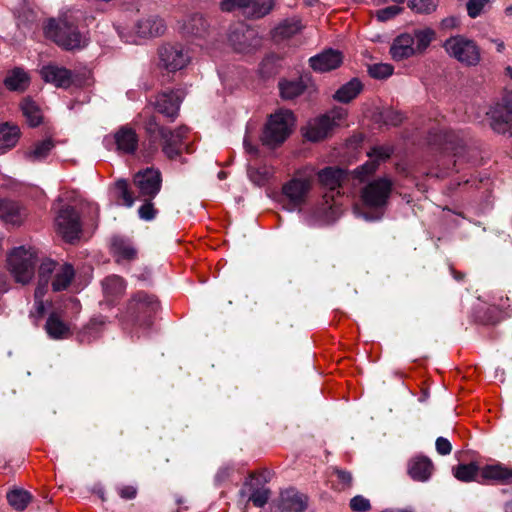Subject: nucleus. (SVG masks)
Here are the masks:
<instances>
[{"mask_svg":"<svg viewBox=\"0 0 512 512\" xmlns=\"http://www.w3.org/2000/svg\"><path fill=\"white\" fill-rule=\"evenodd\" d=\"M273 6V0H249L247 17L255 19L262 18L270 13Z\"/></svg>","mask_w":512,"mask_h":512,"instance_id":"39","label":"nucleus"},{"mask_svg":"<svg viewBox=\"0 0 512 512\" xmlns=\"http://www.w3.org/2000/svg\"><path fill=\"white\" fill-rule=\"evenodd\" d=\"M40 75L45 82L51 83L58 88L67 89L74 82L72 71L57 65L49 64L43 66L40 70Z\"/></svg>","mask_w":512,"mask_h":512,"instance_id":"16","label":"nucleus"},{"mask_svg":"<svg viewBox=\"0 0 512 512\" xmlns=\"http://www.w3.org/2000/svg\"><path fill=\"white\" fill-rule=\"evenodd\" d=\"M249 179L257 186H264L271 176V169L265 165L260 167L248 166Z\"/></svg>","mask_w":512,"mask_h":512,"instance_id":"43","label":"nucleus"},{"mask_svg":"<svg viewBox=\"0 0 512 512\" xmlns=\"http://www.w3.org/2000/svg\"><path fill=\"white\" fill-rule=\"evenodd\" d=\"M182 98L183 92L181 90L164 91L155 97L151 105L157 113L163 115L170 121H174L179 114Z\"/></svg>","mask_w":512,"mask_h":512,"instance_id":"13","label":"nucleus"},{"mask_svg":"<svg viewBox=\"0 0 512 512\" xmlns=\"http://www.w3.org/2000/svg\"><path fill=\"white\" fill-rule=\"evenodd\" d=\"M333 474L336 475L338 481L342 484L343 488H350L352 486L353 477L349 471L344 469L333 467Z\"/></svg>","mask_w":512,"mask_h":512,"instance_id":"57","label":"nucleus"},{"mask_svg":"<svg viewBox=\"0 0 512 512\" xmlns=\"http://www.w3.org/2000/svg\"><path fill=\"white\" fill-rule=\"evenodd\" d=\"M393 151L394 150L391 146H374L367 154L370 158H374L373 161H377L379 164V161H384L390 158Z\"/></svg>","mask_w":512,"mask_h":512,"instance_id":"53","label":"nucleus"},{"mask_svg":"<svg viewBox=\"0 0 512 512\" xmlns=\"http://www.w3.org/2000/svg\"><path fill=\"white\" fill-rule=\"evenodd\" d=\"M102 291L107 303L112 304L122 297L126 289L124 279L118 275H110L102 281Z\"/></svg>","mask_w":512,"mask_h":512,"instance_id":"21","label":"nucleus"},{"mask_svg":"<svg viewBox=\"0 0 512 512\" xmlns=\"http://www.w3.org/2000/svg\"><path fill=\"white\" fill-rule=\"evenodd\" d=\"M295 126V117L291 110L280 109L271 114L264 126L261 142L269 148L282 145L290 136Z\"/></svg>","mask_w":512,"mask_h":512,"instance_id":"2","label":"nucleus"},{"mask_svg":"<svg viewBox=\"0 0 512 512\" xmlns=\"http://www.w3.org/2000/svg\"><path fill=\"white\" fill-rule=\"evenodd\" d=\"M57 263L53 260H47L41 263L39 267V280L38 285L35 289L34 296L36 299L43 297L47 287L51 274L55 271Z\"/></svg>","mask_w":512,"mask_h":512,"instance_id":"33","label":"nucleus"},{"mask_svg":"<svg viewBox=\"0 0 512 512\" xmlns=\"http://www.w3.org/2000/svg\"><path fill=\"white\" fill-rule=\"evenodd\" d=\"M75 277V270L69 263H64L56 271L51 286L54 292L66 290Z\"/></svg>","mask_w":512,"mask_h":512,"instance_id":"28","label":"nucleus"},{"mask_svg":"<svg viewBox=\"0 0 512 512\" xmlns=\"http://www.w3.org/2000/svg\"><path fill=\"white\" fill-rule=\"evenodd\" d=\"M412 36L414 37V49L416 54H422L434 39L435 32L430 28H426L415 30Z\"/></svg>","mask_w":512,"mask_h":512,"instance_id":"41","label":"nucleus"},{"mask_svg":"<svg viewBox=\"0 0 512 512\" xmlns=\"http://www.w3.org/2000/svg\"><path fill=\"white\" fill-rule=\"evenodd\" d=\"M244 148L250 154H255L258 151L255 146L251 145V143L249 142L248 138L244 139Z\"/></svg>","mask_w":512,"mask_h":512,"instance_id":"64","label":"nucleus"},{"mask_svg":"<svg viewBox=\"0 0 512 512\" xmlns=\"http://www.w3.org/2000/svg\"><path fill=\"white\" fill-rule=\"evenodd\" d=\"M20 136V129L16 125L9 123L0 124V138L6 144V148H12L17 143Z\"/></svg>","mask_w":512,"mask_h":512,"instance_id":"42","label":"nucleus"},{"mask_svg":"<svg viewBox=\"0 0 512 512\" xmlns=\"http://www.w3.org/2000/svg\"><path fill=\"white\" fill-rule=\"evenodd\" d=\"M112 249L114 253L125 260H133L137 256V250L133 245L127 239L120 236L112 238Z\"/></svg>","mask_w":512,"mask_h":512,"instance_id":"38","label":"nucleus"},{"mask_svg":"<svg viewBox=\"0 0 512 512\" xmlns=\"http://www.w3.org/2000/svg\"><path fill=\"white\" fill-rule=\"evenodd\" d=\"M390 54L395 61H402L415 55L414 37L408 33L397 36L390 47Z\"/></svg>","mask_w":512,"mask_h":512,"instance_id":"20","label":"nucleus"},{"mask_svg":"<svg viewBox=\"0 0 512 512\" xmlns=\"http://www.w3.org/2000/svg\"><path fill=\"white\" fill-rule=\"evenodd\" d=\"M377 168H378L377 161L370 160V161H367L366 163H364L363 165L357 167L355 169V173H356L357 177H359L360 179H363L365 176H368V175L374 173Z\"/></svg>","mask_w":512,"mask_h":512,"instance_id":"59","label":"nucleus"},{"mask_svg":"<svg viewBox=\"0 0 512 512\" xmlns=\"http://www.w3.org/2000/svg\"><path fill=\"white\" fill-rule=\"evenodd\" d=\"M54 147L55 144L50 138L38 141L25 151L24 157L30 162H39L46 159Z\"/></svg>","mask_w":512,"mask_h":512,"instance_id":"29","label":"nucleus"},{"mask_svg":"<svg viewBox=\"0 0 512 512\" xmlns=\"http://www.w3.org/2000/svg\"><path fill=\"white\" fill-rule=\"evenodd\" d=\"M393 66L388 63H375L368 66V73L374 79H385L393 74Z\"/></svg>","mask_w":512,"mask_h":512,"instance_id":"46","label":"nucleus"},{"mask_svg":"<svg viewBox=\"0 0 512 512\" xmlns=\"http://www.w3.org/2000/svg\"><path fill=\"white\" fill-rule=\"evenodd\" d=\"M307 507V497L295 489H287L280 494L279 508L282 512H303Z\"/></svg>","mask_w":512,"mask_h":512,"instance_id":"18","label":"nucleus"},{"mask_svg":"<svg viewBox=\"0 0 512 512\" xmlns=\"http://www.w3.org/2000/svg\"><path fill=\"white\" fill-rule=\"evenodd\" d=\"M280 96L284 100H293L304 93L306 84L302 79L281 80L278 84Z\"/></svg>","mask_w":512,"mask_h":512,"instance_id":"31","label":"nucleus"},{"mask_svg":"<svg viewBox=\"0 0 512 512\" xmlns=\"http://www.w3.org/2000/svg\"><path fill=\"white\" fill-rule=\"evenodd\" d=\"M209 24L203 15L195 13L183 23L182 34L186 37L203 38L208 33Z\"/></svg>","mask_w":512,"mask_h":512,"instance_id":"22","label":"nucleus"},{"mask_svg":"<svg viewBox=\"0 0 512 512\" xmlns=\"http://www.w3.org/2000/svg\"><path fill=\"white\" fill-rule=\"evenodd\" d=\"M443 141L445 149L451 151L458 159L465 157L468 150V142L463 135L455 131H445L443 133Z\"/></svg>","mask_w":512,"mask_h":512,"instance_id":"26","label":"nucleus"},{"mask_svg":"<svg viewBox=\"0 0 512 512\" xmlns=\"http://www.w3.org/2000/svg\"><path fill=\"white\" fill-rule=\"evenodd\" d=\"M345 177V171L338 167H326L318 172L319 182L331 192H334L341 186V182Z\"/></svg>","mask_w":512,"mask_h":512,"instance_id":"25","label":"nucleus"},{"mask_svg":"<svg viewBox=\"0 0 512 512\" xmlns=\"http://www.w3.org/2000/svg\"><path fill=\"white\" fill-rule=\"evenodd\" d=\"M158 309L159 302L155 296L139 291L129 299L126 313L136 324L149 328Z\"/></svg>","mask_w":512,"mask_h":512,"instance_id":"5","label":"nucleus"},{"mask_svg":"<svg viewBox=\"0 0 512 512\" xmlns=\"http://www.w3.org/2000/svg\"><path fill=\"white\" fill-rule=\"evenodd\" d=\"M115 189L118 193V197L123 200V204L127 207H131L134 204V197L129 189L127 180L119 179L115 182Z\"/></svg>","mask_w":512,"mask_h":512,"instance_id":"47","label":"nucleus"},{"mask_svg":"<svg viewBox=\"0 0 512 512\" xmlns=\"http://www.w3.org/2000/svg\"><path fill=\"white\" fill-rule=\"evenodd\" d=\"M403 11V8L398 5H392L380 9L376 12L377 19L381 22L392 19Z\"/></svg>","mask_w":512,"mask_h":512,"instance_id":"56","label":"nucleus"},{"mask_svg":"<svg viewBox=\"0 0 512 512\" xmlns=\"http://www.w3.org/2000/svg\"><path fill=\"white\" fill-rule=\"evenodd\" d=\"M117 149L123 153L132 154L138 147V136L134 129L123 126L114 135Z\"/></svg>","mask_w":512,"mask_h":512,"instance_id":"24","label":"nucleus"},{"mask_svg":"<svg viewBox=\"0 0 512 512\" xmlns=\"http://www.w3.org/2000/svg\"><path fill=\"white\" fill-rule=\"evenodd\" d=\"M436 451L440 455H448L452 451V444L450 441L445 437H438L435 442Z\"/></svg>","mask_w":512,"mask_h":512,"instance_id":"60","label":"nucleus"},{"mask_svg":"<svg viewBox=\"0 0 512 512\" xmlns=\"http://www.w3.org/2000/svg\"><path fill=\"white\" fill-rule=\"evenodd\" d=\"M343 61L340 51L327 49L322 53L310 58V66L314 71L328 72L338 68Z\"/></svg>","mask_w":512,"mask_h":512,"instance_id":"17","label":"nucleus"},{"mask_svg":"<svg viewBox=\"0 0 512 512\" xmlns=\"http://www.w3.org/2000/svg\"><path fill=\"white\" fill-rule=\"evenodd\" d=\"M55 225L57 232L65 241L70 243L78 239L82 231L80 215L70 205H64L59 209L55 218Z\"/></svg>","mask_w":512,"mask_h":512,"instance_id":"11","label":"nucleus"},{"mask_svg":"<svg viewBox=\"0 0 512 512\" xmlns=\"http://www.w3.org/2000/svg\"><path fill=\"white\" fill-rule=\"evenodd\" d=\"M478 470L479 467L474 462L469 464H459L454 468V476L460 481L469 482L474 480L478 474Z\"/></svg>","mask_w":512,"mask_h":512,"instance_id":"44","label":"nucleus"},{"mask_svg":"<svg viewBox=\"0 0 512 512\" xmlns=\"http://www.w3.org/2000/svg\"><path fill=\"white\" fill-rule=\"evenodd\" d=\"M45 327L49 336L54 339L64 338L69 332L66 324L54 313L48 317Z\"/></svg>","mask_w":512,"mask_h":512,"instance_id":"40","label":"nucleus"},{"mask_svg":"<svg viewBox=\"0 0 512 512\" xmlns=\"http://www.w3.org/2000/svg\"><path fill=\"white\" fill-rule=\"evenodd\" d=\"M36 313L38 317H42L45 311L44 303L42 301V297L36 299Z\"/></svg>","mask_w":512,"mask_h":512,"instance_id":"62","label":"nucleus"},{"mask_svg":"<svg viewBox=\"0 0 512 512\" xmlns=\"http://www.w3.org/2000/svg\"><path fill=\"white\" fill-rule=\"evenodd\" d=\"M228 41L236 52L248 53L261 46V38L257 31L239 22L229 28Z\"/></svg>","mask_w":512,"mask_h":512,"instance_id":"10","label":"nucleus"},{"mask_svg":"<svg viewBox=\"0 0 512 512\" xmlns=\"http://www.w3.org/2000/svg\"><path fill=\"white\" fill-rule=\"evenodd\" d=\"M433 471V463L428 457L419 456L410 460L408 474L415 481H426Z\"/></svg>","mask_w":512,"mask_h":512,"instance_id":"23","label":"nucleus"},{"mask_svg":"<svg viewBox=\"0 0 512 512\" xmlns=\"http://www.w3.org/2000/svg\"><path fill=\"white\" fill-rule=\"evenodd\" d=\"M346 116L347 112L344 108H333L327 113L311 121L304 133V136L312 142L323 140L331 135L333 129L336 126H339Z\"/></svg>","mask_w":512,"mask_h":512,"instance_id":"7","label":"nucleus"},{"mask_svg":"<svg viewBox=\"0 0 512 512\" xmlns=\"http://www.w3.org/2000/svg\"><path fill=\"white\" fill-rule=\"evenodd\" d=\"M8 290L7 277L4 273L0 272V293Z\"/></svg>","mask_w":512,"mask_h":512,"instance_id":"63","label":"nucleus"},{"mask_svg":"<svg viewBox=\"0 0 512 512\" xmlns=\"http://www.w3.org/2000/svg\"><path fill=\"white\" fill-rule=\"evenodd\" d=\"M119 494L123 499H134L137 495V489L134 486H124L119 490Z\"/></svg>","mask_w":512,"mask_h":512,"instance_id":"61","label":"nucleus"},{"mask_svg":"<svg viewBox=\"0 0 512 512\" xmlns=\"http://www.w3.org/2000/svg\"><path fill=\"white\" fill-rule=\"evenodd\" d=\"M249 5V0H222L220 3L221 9L223 11H233L236 9L241 10L242 14L247 17V8Z\"/></svg>","mask_w":512,"mask_h":512,"instance_id":"51","label":"nucleus"},{"mask_svg":"<svg viewBox=\"0 0 512 512\" xmlns=\"http://www.w3.org/2000/svg\"><path fill=\"white\" fill-rule=\"evenodd\" d=\"M377 121L385 125L398 126L403 121L401 112L394 110L391 107L384 108L378 113Z\"/></svg>","mask_w":512,"mask_h":512,"instance_id":"45","label":"nucleus"},{"mask_svg":"<svg viewBox=\"0 0 512 512\" xmlns=\"http://www.w3.org/2000/svg\"><path fill=\"white\" fill-rule=\"evenodd\" d=\"M133 183L138 189L139 196L153 199L161 190L162 175L158 169L146 168L134 175Z\"/></svg>","mask_w":512,"mask_h":512,"instance_id":"12","label":"nucleus"},{"mask_svg":"<svg viewBox=\"0 0 512 512\" xmlns=\"http://www.w3.org/2000/svg\"><path fill=\"white\" fill-rule=\"evenodd\" d=\"M0 217L7 223L19 224L22 220V213L15 202L1 199Z\"/></svg>","mask_w":512,"mask_h":512,"instance_id":"37","label":"nucleus"},{"mask_svg":"<svg viewBox=\"0 0 512 512\" xmlns=\"http://www.w3.org/2000/svg\"><path fill=\"white\" fill-rule=\"evenodd\" d=\"M277 61L278 57L276 55H268L266 56L262 62L260 63L259 71L263 77H270L277 72Z\"/></svg>","mask_w":512,"mask_h":512,"instance_id":"49","label":"nucleus"},{"mask_svg":"<svg viewBox=\"0 0 512 512\" xmlns=\"http://www.w3.org/2000/svg\"><path fill=\"white\" fill-rule=\"evenodd\" d=\"M8 268L17 283L28 284L34 277L38 263L37 252L34 248L16 247L8 255Z\"/></svg>","mask_w":512,"mask_h":512,"instance_id":"3","label":"nucleus"},{"mask_svg":"<svg viewBox=\"0 0 512 512\" xmlns=\"http://www.w3.org/2000/svg\"><path fill=\"white\" fill-rule=\"evenodd\" d=\"M310 189V180L303 178H293L283 186L282 192L289 201L290 210L296 208L300 210L301 206L306 203Z\"/></svg>","mask_w":512,"mask_h":512,"instance_id":"15","label":"nucleus"},{"mask_svg":"<svg viewBox=\"0 0 512 512\" xmlns=\"http://www.w3.org/2000/svg\"><path fill=\"white\" fill-rule=\"evenodd\" d=\"M491 128L499 134L512 136V92H505L487 112Z\"/></svg>","mask_w":512,"mask_h":512,"instance_id":"9","label":"nucleus"},{"mask_svg":"<svg viewBox=\"0 0 512 512\" xmlns=\"http://www.w3.org/2000/svg\"><path fill=\"white\" fill-rule=\"evenodd\" d=\"M481 475L485 479L497 480L504 484L512 483V469L499 464L485 466Z\"/></svg>","mask_w":512,"mask_h":512,"instance_id":"35","label":"nucleus"},{"mask_svg":"<svg viewBox=\"0 0 512 512\" xmlns=\"http://www.w3.org/2000/svg\"><path fill=\"white\" fill-rule=\"evenodd\" d=\"M489 0H469L467 3V12L471 18H476L482 12L484 6Z\"/></svg>","mask_w":512,"mask_h":512,"instance_id":"58","label":"nucleus"},{"mask_svg":"<svg viewBox=\"0 0 512 512\" xmlns=\"http://www.w3.org/2000/svg\"><path fill=\"white\" fill-rule=\"evenodd\" d=\"M270 495L271 491L269 488L254 489L249 497V501H252L256 507H263L265 504H267Z\"/></svg>","mask_w":512,"mask_h":512,"instance_id":"52","label":"nucleus"},{"mask_svg":"<svg viewBox=\"0 0 512 512\" xmlns=\"http://www.w3.org/2000/svg\"><path fill=\"white\" fill-rule=\"evenodd\" d=\"M3 83L9 91L24 92L30 84V77L23 68L15 67L8 71Z\"/></svg>","mask_w":512,"mask_h":512,"instance_id":"27","label":"nucleus"},{"mask_svg":"<svg viewBox=\"0 0 512 512\" xmlns=\"http://www.w3.org/2000/svg\"><path fill=\"white\" fill-rule=\"evenodd\" d=\"M8 504L16 511H24L32 502L33 496L22 488H13L6 494Z\"/></svg>","mask_w":512,"mask_h":512,"instance_id":"30","label":"nucleus"},{"mask_svg":"<svg viewBox=\"0 0 512 512\" xmlns=\"http://www.w3.org/2000/svg\"><path fill=\"white\" fill-rule=\"evenodd\" d=\"M135 30L140 37H158L164 34L166 25L158 16L150 15L140 19L135 25Z\"/></svg>","mask_w":512,"mask_h":512,"instance_id":"19","label":"nucleus"},{"mask_svg":"<svg viewBox=\"0 0 512 512\" xmlns=\"http://www.w3.org/2000/svg\"><path fill=\"white\" fill-rule=\"evenodd\" d=\"M350 508L355 512H368L371 510L370 501L362 495H356L350 500Z\"/></svg>","mask_w":512,"mask_h":512,"instance_id":"55","label":"nucleus"},{"mask_svg":"<svg viewBox=\"0 0 512 512\" xmlns=\"http://www.w3.org/2000/svg\"><path fill=\"white\" fill-rule=\"evenodd\" d=\"M45 35L66 50L80 49L85 46L86 39L77 27L65 20L49 19L44 28Z\"/></svg>","mask_w":512,"mask_h":512,"instance_id":"4","label":"nucleus"},{"mask_svg":"<svg viewBox=\"0 0 512 512\" xmlns=\"http://www.w3.org/2000/svg\"><path fill=\"white\" fill-rule=\"evenodd\" d=\"M302 26L297 19H286L273 30V37L276 40L290 38L301 30Z\"/></svg>","mask_w":512,"mask_h":512,"instance_id":"36","label":"nucleus"},{"mask_svg":"<svg viewBox=\"0 0 512 512\" xmlns=\"http://www.w3.org/2000/svg\"><path fill=\"white\" fill-rule=\"evenodd\" d=\"M443 47L449 56L466 66H477L481 61V50L477 43L463 35L445 40Z\"/></svg>","mask_w":512,"mask_h":512,"instance_id":"6","label":"nucleus"},{"mask_svg":"<svg viewBox=\"0 0 512 512\" xmlns=\"http://www.w3.org/2000/svg\"><path fill=\"white\" fill-rule=\"evenodd\" d=\"M157 210L154 208L152 199H145L143 205L138 209L139 217L143 220L150 221L155 218Z\"/></svg>","mask_w":512,"mask_h":512,"instance_id":"54","label":"nucleus"},{"mask_svg":"<svg viewBox=\"0 0 512 512\" xmlns=\"http://www.w3.org/2000/svg\"><path fill=\"white\" fill-rule=\"evenodd\" d=\"M105 323V318L101 316L91 318L90 321L83 327L82 337L87 335L96 338ZM82 341H84V338H82Z\"/></svg>","mask_w":512,"mask_h":512,"instance_id":"48","label":"nucleus"},{"mask_svg":"<svg viewBox=\"0 0 512 512\" xmlns=\"http://www.w3.org/2000/svg\"><path fill=\"white\" fill-rule=\"evenodd\" d=\"M362 89V83L357 78H353L349 82L342 85L335 92L333 98L341 103H349L351 100L358 96Z\"/></svg>","mask_w":512,"mask_h":512,"instance_id":"32","label":"nucleus"},{"mask_svg":"<svg viewBox=\"0 0 512 512\" xmlns=\"http://www.w3.org/2000/svg\"><path fill=\"white\" fill-rule=\"evenodd\" d=\"M159 60L166 70L175 72L186 67L190 56L179 44H164L159 48Z\"/></svg>","mask_w":512,"mask_h":512,"instance_id":"14","label":"nucleus"},{"mask_svg":"<svg viewBox=\"0 0 512 512\" xmlns=\"http://www.w3.org/2000/svg\"><path fill=\"white\" fill-rule=\"evenodd\" d=\"M21 110L30 127H37L43 121V116L39 106L29 97L21 102Z\"/></svg>","mask_w":512,"mask_h":512,"instance_id":"34","label":"nucleus"},{"mask_svg":"<svg viewBox=\"0 0 512 512\" xmlns=\"http://www.w3.org/2000/svg\"><path fill=\"white\" fill-rule=\"evenodd\" d=\"M144 129L151 143L158 139L162 141V151L169 159H175L181 154L183 140L189 130L186 126H180L172 131L160 125L155 116L145 121Z\"/></svg>","mask_w":512,"mask_h":512,"instance_id":"1","label":"nucleus"},{"mask_svg":"<svg viewBox=\"0 0 512 512\" xmlns=\"http://www.w3.org/2000/svg\"><path fill=\"white\" fill-rule=\"evenodd\" d=\"M393 183L387 177H380L367 183L361 190V199L366 207L382 209L392 192Z\"/></svg>","mask_w":512,"mask_h":512,"instance_id":"8","label":"nucleus"},{"mask_svg":"<svg viewBox=\"0 0 512 512\" xmlns=\"http://www.w3.org/2000/svg\"><path fill=\"white\" fill-rule=\"evenodd\" d=\"M408 7L416 13H431L436 9L434 0H409Z\"/></svg>","mask_w":512,"mask_h":512,"instance_id":"50","label":"nucleus"}]
</instances>
